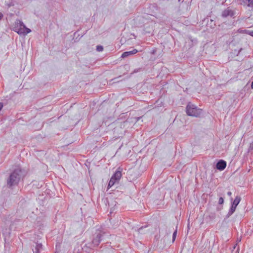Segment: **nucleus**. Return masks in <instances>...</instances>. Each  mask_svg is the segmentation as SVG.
<instances>
[{
	"label": "nucleus",
	"mask_w": 253,
	"mask_h": 253,
	"mask_svg": "<svg viewBox=\"0 0 253 253\" xmlns=\"http://www.w3.org/2000/svg\"><path fill=\"white\" fill-rule=\"evenodd\" d=\"M42 248V245L41 243H37L34 248L32 249L34 253H40V251Z\"/></svg>",
	"instance_id": "12"
},
{
	"label": "nucleus",
	"mask_w": 253,
	"mask_h": 253,
	"mask_svg": "<svg viewBox=\"0 0 253 253\" xmlns=\"http://www.w3.org/2000/svg\"><path fill=\"white\" fill-rule=\"evenodd\" d=\"M245 33L252 37H253V31L246 30Z\"/></svg>",
	"instance_id": "16"
},
{
	"label": "nucleus",
	"mask_w": 253,
	"mask_h": 253,
	"mask_svg": "<svg viewBox=\"0 0 253 253\" xmlns=\"http://www.w3.org/2000/svg\"><path fill=\"white\" fill-rule=\"evenodd\" d=\"M235 14V10L228 7L222 11L221 16L223 18H227L228 17L234 18Z\"/></svg>",
	"instance_id": "8"
},
{
	"label": "nucleus",
	"mask_w": 253,
	"mask_h": 253,
	"mask_svg": "<svg viewBox=\"0 0 253 253\" xmlns=\"http://www.w3.org/2000/svg\"><path fill=\"white\" fill-rule=\"evenodd\" d=\"M143 229V227H141L140 228H139L138 229V232L139 233H140L141 232V231L142 230V229Z\"/></svg>",
	"instance_id": "19"
},
{
	"label": "nucleus",
	"mask_w": 253,
	"mask_h": 253,
	"mask_svg": "<svg viewBox=\"0 0 253 253\" xmlns=\"http://www.w3.org/2000/svg\"><path fill=\"white\" fill-rule=\"evenodd\" d=\"M226 163L223 160H220L216 164V168L220 170H223L226 168Z\"/></svg>",
	"instance_id": "10"
},
{
	"label": "nucleus",
	"mask_w": 253,
	"mask_h": 253,
	"mask_svg": "<svg viewBox=\"0 0 253 253\" xmlns=\"http://www.w3.org/2000/svg\"><path fill=\"white\" fill-rule=\"evenodd\" d=\"M122 176L121 171L117 170L111 177L108 185V188H110L114 185L115 183L118 182Z\"/></svg>",
	"instance_id": "6"
},
{
	"label": "nucleus",
	"mask_w": 253,
	"mask_h": 253,
	"mask_svg": "<svg viewBox=\"0 0 253 253\" xmlns=\"http://www.w3.org/2000/svg\"><path fill=\"white\" fill-rule=\"evenodd\" d=\"M122 176L121 171L117 170L111 177L108 185V188H110L114 185L115 183L118 182Z\"/></svg>",
	"instance_id": "4"
},
{
	"label": "nucleus",
	"mask_w": 253,
	"mask_h": 253,
	"mask_svg": "<svg viewBox=\"0 0 253 253\" xmlns=\"http://www.w3.org/2000/svg\"><path fill=\"white\" fill-rule=\"evenodd\" d=\"M96 50L99 52L102 51L103 50V47L101 45H97L96 46Z\"/></svg>",
	"instance_id": "14"
},
{
	"label": "nucleus",
	"mask_w": 253,
	"mask_h": 253,
	"mask_svg": "<svg viewBox=\"0 0 253 253\" xmlns=\"http://www.w3.org/2000/svg\"><path fill=\"white\" fill-rule=\"evenodd\" d=\"M243 2L249 7H253V0H243Z\"/></svg>",
	"instance_id": "13"
},
{
	"label": "nucleus",
	"mask_w": 253,
	"mask_h": 253,
	"mask_svg": "<svg viewBox=\"0 0 253 253\" xmlns=\"http://www.w3.org/2000/svg\"><path fill=\"white\" fill-rule=\"evenodd\" d=\"M227 195L230 196L232 195V193L230 191L227 192Z\"/></svg>",
	"instance_id": "21"
},
{
	"label": "nucleus",
	"mask_w": 253,
	"mask_h": 253,
	"mask_svg": "<svg viewBox=\"0 0 253 253\" xmlns=\"http://www.w3.org/2000/svg\"><path fill=\"white\" fill-rule=\"evenodd\" d=\"M122 176L121 171L117 170L111 177L108 185V188H110L114 185L115 183L118 182Z\"/></svg>",
	"instance_id": "5"
},
{
	"label": "nucleus",
	"mask_w": 253,
	"mask_h": 253,
	"mask_svg": "<svg viewBox=\"0 0 253 253\" xmlns=\"http://www.w3.org/2000/svg\"><path fill=\"white\" fill-rule=\"evenodd\" d=\"M14 31L19 35H26L31 32V30L27 28L24 23L20 20H17L15 22Z\"/></svg>",
	"instance_id": "2"
},
{
	"label": "nucleus",
	"mask_w": 253,
	"mask_h": 253,
	"mask_svg": "<svg viewBox=\"0 0 253 253\" xmlns=\"http://www.w3.org/2000/svg\"><path fill=\"white\" fill-rule=\"evenodd\" d=\"M186 113L188 116L198 117L201 115L202 110L193 104L188 103L186 107Z\"/></svg>",
	"instance_id": "3"
},
{
	"label": "nucleus",
	"mask_w": 253,
	"mask_h": 253,
	"mask_svg": "<svg viewBox=\"0 0 253 253\" xmlns=\"http://www.w3.org/2000/svg\"><path fill=\"white\" fill-rule=\"evenodd\" d=\"M3 107V104L1 103H0V111L1 110L2 108Z\"/></svg>",
	"instance_id": "20"
},
{
	"label": "nucleus",
	"mask_w": 253,
	"mask_h": 253,
	"mask_svg": "<svg viewBox=\"0 0 253 253\" xmlns=\"http://www.w3.org/2000/svg\"><path fill=\"white\" fill-rule=\"evenodd\" d=\"M241 198L240 196H236L233 202L232 203L231 207L230 208L226 216L227 217H230L235 211L237 205L241 201Z\"/></svg>",
	"instance_id": "7"
},
{
	"label": "nucleus",
	"mask_w": 253,
	"mask_h": 253,
	"mask_svg": "<svg viewBox=\"0 0 253 253\" xmlns=\"http://www.w3.org/2000/svg\"><path fill=\"white\" fill-rule=\"evenodd\" d=\"M2 17H3V14L1 13L0 12V20L1 19Z\"/></svg>",
	"instance_id": "22"
},
{
	"label": "nucleus",
	"mask_w": 253,
	"mask_h": 253,
	"mask_svg": "<svg viewBox=\"0 0 253 253\" xmlns=\"http://www.w3.org/2000/svg\"><path fill=\"white\" fill-rule=\"evenodd\" d=\"M224 203V199L222 197H220L218 200V204L220 205L223 204Z\"/></svg>",
	"instance_id": "17"
},
{
	"label": "nucleus",
	"mask_w": 253,
	"mask_h": 253,
	"mask_svg": "<svg viewBox=\"0 0 253 253\" xmlns=\"http://www.w3.org/2000/svg\"><path fill=\"white\" fill-rule=\"evenodd\" d=\"M137 52L138 50L136 49H133L132 50L129 51H126L122 54L121 57L124 58L129 56L133 55L136 53Z\"/></svg>",
	"instance_id": "11"
},
{
	"label": "nucleus",
	"mask_w": 253,
	"mask_h": 253,
	"mask_svg": "<svg viewBox=\"0 0 253 253\" xmlns=\"http://www.w3.org/2000/svg\"><path fill=\"white\" fill-rule=\"evenodd\" d=\"M176 234H177V229H176L173 233V235H172V242H173L176 238Z\"/></svg>",
	"instance_id": "15"
},
{
	"label": "nucleus",
	"mask_w": 253,
	"mask_h": 253,
	"mask_svg": "<svg viewBox=\"0 0 253 253\" xmlns=\"http://www.w3.org/2000/svg\"><path fill=\"white\" fill-rule=\"evenodd\" d=\"M249 150L253 151V142L250 144V146L249 148Z\"/></svg>",
	"instance_id": "18"
},
{
	"label": "nucleus",
	"mask_w": 253,
	"mask_h": 253,
	"mask_svg": "<svg viewBox=\"0 0 253 253\" xmlns=\"http://www.w3.org/2000/svg\"><path fill=\"white\" fill-rule=\"evenodd\" d=\"M21 170L19 169H15L9 175L7 180V184L9 187L17 185L21 178Z\"/></svg>",
	"instance_id": "1"
},
{
	"label": "nucleus",
	"mask_w": 253,
	"mask_h": 253,
	"mask_svg": "<svg viewBox=\"0 0 253 253\" xmlns=\"http://www.w3.org/2000/svg\"><path fill=\"white\" fill-rule=\"evenodd\" d=\"M104 233L101 231H98L96 233V235L92 240V243L94 247L99 245L100 242L103 240Z\"/></svg>",
	"instance_id": "9"
}]
</instances>
